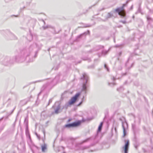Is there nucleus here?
Masks as SVG:
<instances>
[{"mask_svg": "<svg viewBox=\"0 0 153 153\" xmlns=\"http://www.w3.org/2000/svg\"><path fill=\"white\" fill-rule=\"evenodd\" d=\"M81 93H78L76 94L75 96L72 97L69 100L68 102V104L69 105H71L73 104L76 102L78 98L80 95Z\"/></svg>", "mask_w": 153, "mask_h": 153, "instance_id": "nucleus-1", "label": "nucleus"}, {"mask_svg": "<svg viewBox=\"0 0 153 153\" xmlns=\"http://www.w3.org/2000/svg\"><path fill=\"white\" fill-rule=\"evenodd\" d=\"M81 79H83L86 80L85 82L83 83V84L82 89V91H85V93H86V91L87 88L86 84L88 81V77L86 74L84 73L83 74L82 77H81Z\"/></svg>", "mask_w": 153, "mask_h": 153, "instance_id": "nucleus-2", "label": "nucleus"}, {"mask_svg": "<svg viewBox=\"0 0 153 153\" xmlns=\"http://www.w3.org/2000/svg\"><path fill=\"white\" fill-rule=\"evenodd\" d=\"M125 5V4H123V6L122 7L118 8L115 10L116 12L118 13L119 15L123 16H124L126 14L123 8Z\"/></svg>", "mask_w": 153, "mask_h": 153, "instance_id": "nucleus-3", "label": "nucleus"}, {"mask_svg": "<svg viewBox=\"0 0 153 153\" xmlns=\"http://www.w3.org/2000/svg\"><path fill=\"white\" fill-rule=\"evenodd\" d=\"M23 52H22V54H23ZM25 54H23V56L22 55H19L15 57V60L17 62H22L23 60L25 59Z\"/></svg>", "mask_w": 153, "mask_h": 153, "instance_id": "nucleus-4", "label": "nucleus"}, {"mask_svg": "<svg viewBox=\"0 0 153 153\" xmlns=\"http://www.w3.org/2000/svg\"><path fill=\"white\" fill-rule=\"evenodd\" d=\"M126 143L125 146L123 147V148L124 150V153H128V151L129 145V141L128 140H125Z\"/></svg>", "mask_w": 153, "mask_h": 153, "instance_id": "nucleus-5", "label": "nucleus"}, {"mask_svg": "<svg viewBox=\"0 0 153 153\" xmlns=\"http://www.w3.org/2000/svg\"><path fill=\"white\" fill-rule=\"evenodd\" d=\"M80 122H74L71 124L66 125L65 126V127H66L70 128L72 127L76 126H79L80 124Z\"/></svg>", "mask_w": 153, "mask_h": 153, "instance_id": "nucleus-6", "label": "nucleus"}, {"mask_svg": "<svg viewBox=\"0 0 153 153\" xmlns=\"http://www.w3.org/2000/svg\"><path fill=\"white\" fill-rule=\"evenodd\" d=\"M122 126L123 131V136L124 137L126 134V129L128 128V124L126 122H123Z\"/></svg>", "mask_w": 153, "mask_h": 153, "instance_id": "nucleus-7", "label": "nucleus"}, {"mask_svg": "<svg viewBox=\"0 0 153 153\" xmlns=\"http://www.w3.org/2000/svg\"><path fill=\"white\" fill-rule=\"evenodd\" d=\"M42 151L43 152H45V150H47V145L46 144H44L41 146Z\"/></svg>", "mask_w": 153, "mask_h": 153, "instance_id": "nucleus-8", "label": "nucleus"}, {"mask_svg": "<svg viewBox=\"0 0 153 153\" xmlns=\"http://www.w3.org/2000/svg\"><path fill=\"white\" fill-rule=\"evenodd\" d=\"M60 108V107L59 104H58V105L57 106V107L56 108V110H55V113L57 114L60 112V111H59Z\"/></svg>", "mask_w": 153, "mask_h": 153, "instance_id": "nucleus-9", "label": "nucleus"}, {"mask_svg": "<svg viewBox=\"0 0 153 153\" xmlns=\"http://www.w3.org/2000/svg\"><path fill=\"white\" fill-rule=\"evenodd\" d=\"M103 123L102 122H101L100 125H99V126L98 127V131H101L102 126L103 125Z\"/></svg>", "mask_w": 153, "mask_h": 153, "instance_id": "nucleus-10", "label": "nucleus"}, {"mask_svg": "<svg viewBox=\"0 0 153 153\" xmlns=\"http://www.w3.org/2000/svg\"><path fill=\"white\" fill-rule=\"evenodd\" d=\"M147 20L149 22V23H150L152 22V19L149 16H148L147 17Z\"/></svg>", "mask_w": 153, "mask_h": 153, "instance_id": "nucleus-11", "label": "nucleus"}, {"mask_svg": "<svg viewBox=\"0 0 153 153\" xmlns=\"http://www.w3.org/2000/svg\"><path fill=\"white\" fill-rule=\"evenodd\" d=\"M132 128L133 130H134L135 129L136 126L135 124H132Z\"/></svg>", "mask_w": 153, "mask_h": 153, "instance_id": "nucleus-12", "label": "nucleus"}, {"mask_svg": "<svg viewBox=\"0 0 153 153\" xmlns=\"http://www.w3.org/2000/svg\"><path fill=\"white\" fill-rule=\"evenodd\" d=\"M112 15L110 13H108L107 15V17L108 18H109L111 17Z\"/></svg>", "mask_w": 153, "mask_h": 153, "instance_id": "nucleus-13", "label": "nucleus"}, {"mask_svg": "<svg viewBox=\"0 0 153 153\" xmlns=\"http://www.w3.org/2000/svg\"><path fill=\"white\" fill-rule=\"evenodd\" d=\"M104 67L105 68H106L107 70V71H109V69L108 68L107 65L106 64H105Z\"/></svg>", "mask_w": 153, "mask_h": 153, "instance_id": "nucleus-14", "label": "nucleus"}, {"mask_svg": "<svg viewBox=\"0 0 153 153\" xmlns=\"http://www.w3.org/2000/svg\"><path fill=\"white\" fill-rule=\"evenodd\" d=\"M108 51H103L102 52L103 54H105L107 53Z\"/></svg>", "mask_w": 153, "mask_h": 153, "instance_id": "nucleus-15", "label": "nucleus"}, {"mask_svg": "<svg viewBox=\"0 0 153 153\" xmlns=\"http://www.w3.org/2000/svg\"><path fill=\"white\" fill-rule=\"evenodd\" d=\"M36 135L38 138L39 140L40 139V136L37 134V133H36Z\"/></svg>", "mask_w": 153, "mask_h": 153, "instance_id": "nucleus-16", "label": "nucleus"}, {"mask_svg": "<svg viewBox=\"0 0 153 153\" xmlns=\"http://www.w3.org/2000/svg\"><path fill=\"white\" fill-rule=\"evenodd\" d=\"M82 102H83V101H82L81 102H80L78 105H77V106H79V105H80L82 104Z\"/></svg>", "mask_w": 153, "mask_h": 153, "instance_id": "nucleus-17", "label": "nucleus"}, {"mask_svg": "<svg viewBox=\"0 0 153 153\" xmlns=\"http://www.w3.org/2000/svg\"><path fill=\"white\" fill-rule=\"evenodd\" d=\"M52 100L50 99L49 100V103L48 104V105L50 103H51L52 102Z\"/></svg>", "mask_w": 153, "mask_h": 153, "instance_id": "nucleus-18", "label": "nucleus"}, {"mask_svg": "<svg viewBox=\"0 0 153 153\" xmlns=\"http://www.w3.org/2000/svg\"><path fill=\"white\" fill-rule=\"evenodd\" d=\"M121 22H122L123 24H125L126 23V21H122Z\"/></svg>", "mask_w": 153, "mask_h": 153, "instance_id": "nucleus-19", "label": "nucleus"}, {"mask_svg": "<svg viewBox=\"0 0 153 153\" xmlns=\"http://www.w3.org/2000/svg\"><path fill=\"white\" fill-rule=\"evenodd\" d=\"M48 26H47V27H43V28H44V29H46V28H48Z\"/></svg>", "mask_w": 153, "mask_h": 153, "instance_id": "nucleus-20", "label": "nucleus"}, {"mask_svg": "<svg viewBox=\"0 0 153 153\" xmlns=\"http://www.w3.org/2000/svg\"><path fill=\"white\" fill-rule=\"evenodd\" d=\"M115 46L116 47H119L120 46V45H117Z\"/></svg>", "mask_w": 153, "mask_h": 153, "instance_id": "nucleus-21", "label": "nucleus"}, {"mask_svg": "<svg viewBox=\"0 0 153 153\" xmlns=\"http://www.w3.org/2000/svg\"><path fill=\"white\" fill-rule=\"evenodd\" d=\"M3 117H2L0 119V121L1 120H2L3 119Z\"/></svg>", "mask_w": 153, "mask_h": 153, "instance_id": "nucleus-22", "label": "nucleus"}, {"mask_svg": "<svg viewBox=\"0 0 153 153\" xmlns=\"http://www.w3.org/2000/svg\"><path fill=\"white\" fill-rule=\"evenodd\" d=\"M115 78L114 77H113V80H115Z\"/></svg>", "mask_w": 153, "mask_h": 153, "instance_id": "nucleus-23", "label": "nucleus"}, {"mask_svg": "<svg viewBox=\"0 0 153 153\" xmlns=\"http://www.w3.org/2000/svg\"><path fill=\"white\" fill-rule=\"evenodd\" d=\"M88 140V139H87V140H85L84 141H83V142H86V140Z\"/></svg>", "mask_w": 153, "mask_h": 153, "instance_id": "nucleus-24", "label": "nucleus"}, {"mask_svg": "<svg viewBox=\"0 0 153 153\" xmlns=\"http://www.w3.org/2000/svg\"><path fill=\"white\" fill-rule=\"evenodd\" d=\"M56 78H55V79L53 80V81H55V80H56Z\"/></svg>", "mask_w": 153, "mask_h": 153, "instance_id": "nucleus-25", "label": "nucleus"}, {"mask_svg": "<svg viewBox=\"0 0 153 153\" xmlns=\"http://www.w3.org/2000/svg\"><path fill=\"white\" fill-rule=\"evenodd\" d=\"M132 7H133V5H132L131 7V9H132Z\"/></svg>", "mask_w": 153, "mask_h": 153, "instance_id": "nucleus-26", "label": "nucleus"}, {"mask_svg": "<svg viewBox=\"0 0 153 153\" xmlns=\"http://www.w3.org/2000/svg\"><path fill=\"white\" fill-rule=\"evenodd\" d=\"M89 152H93V151L92 150H91L90 151H89Z\"/></svg>", "mask_w": 153, "mask_h": 153, "instance_id": "nucleus-27", "label": "nucleus"}, {"mask_svg": "<svg viewBox=\"0 0 153 153\" xmlns=\"http://www.w3.org/2000/svg\"><path fill=\"white\" fill-rule=\"evenodd\" d=\"M112 84L113 85H115V83H112Z\"/></svg>", "mask_w": 153, "mask_h": 153, "instance_id": "nucleus-28", "label": "nucleus"}, {"mask_svg": "<svg viewBox=\"0 0 153 153\" xmlns=\"http://www.w3.org/2000/svg\"><path fill=\"white\" fill-rule=\"evenodd\" d=\"M110 84H110V83H108V84H109V85H110Z\"/></svg>", "mask_w": 153, "mask_h": 153, "instance_id": "nucleus-29", "label": "nucleus"}, {"mask_svg": "<svg viewBox=\"0 0 153 153\" xmlns=\"http://www.w3.org/2000/svg\"><path fill=\"white\" fill-rule=\"evenodd\" d=\"M87 147H85V149H87Z\"/></svg>", "mask_w": 153, "mask_h": 153, "instance_id": "nucleus-30", "label": "nucleus"}, {"mask_svg": "<svg viewBox=\"0 0 153 153\" xmlns=\"http://www.w3.org/2000/svg\"><path fill=\"white\" fill-rule=\"evenodd\" d=\"M88 33H89V31H88Z\"/></svg>", "mask_w": 153, "mask_h": 153, "instance_id": "nucleus-31", "label": "nucleus"}, {"mask_svg": "<svg viewBox=\"0 0 153 153\" xmlns=\"http://www.w3.org/2000/svg\"><path fill=\"white\" fill-rule=\"evenodd\" d=\"M44 135H45V134L44 132Z\"/></svg>", "mask_w": 153, "mask_h": 153, "instance_id": "nucleus-32", "label": "nucleus"}, {"mask_svg": "<svg viewBox=\"0 0 153 153\" xmlns=\"http://www.w3.org/2000/svg\"><path fill=\"white\" fill-rule=\"evenodd\" d=\"M82 35H81V36H82Z\"/></svg>", "mask_w": 153, "mask_h": 153, "instance_id": "nucleus-33", "label": "nucleus"}, {"mask_svg": "<svg viewBox=\"0 0 153 153\" xmlns=\"http://www.w3.org/2000/svg\"><path fill=\"white\" fill-rule=\"evenodd\" d=\"M82 35H81V36H82Z\"/></svg>", "mask_w": 153, "mask_h": 153, "instance_id": "nucleus-34", "label": "nucleus"}, {"mask_svg": "<svg viewBox=\"0 0 153 153\" xmlns=\"http://www.w3.org/2000/svg\"><path fill=\"white\" fill-rule=\"evenodd\" d=\"M82 35H81V36H82Z\"/></svg>", "mask_w": 153, "mask_h": 153, "instance_id": "nucleus-35", "label": "nucleus"}, {"mask_svg": "<svg viewBox=\"0 0 153 153\" xmlns=\"http://www.w3.org/2000/svg\"><path fill=\"white\" fill-rule=\"evenodd\" d=\"M62 147V148H63L62 147Z\"/></svg>", "mask_w": 153, "mask_h": 153, "instance_id": "nucleus-36", "label": "nucleus"}, {"mask_svg": "<svg viewBox=\"0 0 153 153\" xmlns=\"http://www.w3.org/2000/svg\"><path fill=\"white\" fill-rule=\"evenodd\" d=\"M63 153H65V152H64Z\"/></svg>", "mask_w": 153, "mask_h": 153, "instance_id": "nucleus-37", "label": "nucleus"}]
</instances>
